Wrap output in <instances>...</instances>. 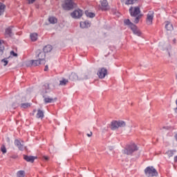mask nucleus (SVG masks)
I'll return each mask as SVG.
<instances>
[{"instance_id":"obj_1","label":"nucleus","mask_w":177,"mask_h":177,"mask_svg":"<svg viewBox=\"0 0 177 177\" xmlns=\"http://www.w3.org/2000/svg\"><path fill=\"white\" fill-rule=\"evenodd\" d=\"M125 127H127V123L123 120H113L111 123V129L112 131H115L118 128H125Z\"/></svg>"},{"instance_id":"obj_2","label":"nucleus","mask_w":177,"mask_h":177,"mask_svg":"<svg viewBox=\"0 0 177 177\" xmlns=\"http://www.w3.org/2000/svg\"><path fill=\"white\" fill-rule=\"evenodd\" d=\"M77 7V4L74 3L73 0H63L62 8L64 10H71L73 8Z\"/></svg>"},{"instance_id":"obj_3","label":"nucleus","mask_w":177,"mask_h":177,"mask_svg":"<svg viewBox=\"0 0 177 177\" xmlns=\"http://www.w3.org/2000/svg\"><path fill=\"white\" fill-rule=\"evenodd\" d=\"M145 174L147 177L157 176L158 175V172H157V170L153 167H147L145 169Z\"/></svg>"},{"instance_id":"obj_4","label":"nucleus","mask_w":177,"mask_h":177,"mask_svg":"<svg viewBox=\"0 0 177 177\" xmlns=\"http://www.w3.org/2000/svg\"><path fill=\"white\" fill-rule=\"evenodd\" d=\"M138 150H139L138 146L136 144H131L124 150V153L127 154L128 156H131V154L135 153V151H138Z\"/></svg>"},{"instance_id":"obj_5","label":"nucleus","mask_w":177,"mask_h":177,"mask_svg":"<svg viewBox=\"0 0 177 177\" xmlns=\"http://www.w3.org/2000/svg\"><path fill=\"white\" fill-rule=\"evenodd\" d=\"M129 11L133 17H136V16L140 15V8L139 7H131Z\"/></svg>"},{"instance_id":"obj_6","label":"nucleus","mask_w":177,"mask_h":177,"mask_svg":"<svg viewBox=\"0 0 177 177\" xmlns=\"http://www.w3.org/2000/svg\"><path fill=\"white\" fill-rule=\"evenodd\" d=\"M36 57H37L43 64H45V57H46V55L44 51L37 50L36 52Z\"/></svg>"},{"instance_id":"obj_7","label":"nucleus","mask_w":177,"mask_h":177,"mask_svg":"<svg viewBox=\"0 0 177 177\" xmlns=\"http://www.w3.org/2000/svg\"><path fill=\"white\" fill-rule=\"evenodd\" d=\"M82 15H84V12L79 9L73 11L71 15L73 19H80L82 17Z\"/></svg>"},{"instance_id":"obj_8","label":"nucleus","mask_w":177,"mask_h":177,"mask_svg":"<svg viewBox=\"0 0 177 177\" xmlns=\"http://www.w3.org/2000/svg\"><path fill=\"white\" fill-rule=\"evenodd\" d=\"M153 19H154V12L153 11H149L147 15V24L148 26H151V24H153Z\"/></svg>"},{"instance_id":"obj_9","label":"nucleus","mask_w":177,"mask_h":177,"mask_svg":"<svg viewBox=\"0 0 177 177\" xmlns=\"http://www.w3.org/2000/svg\"><path fill=\"white\" fill-rule=\"evenodd\" d=\"M97 75L99 78L103 80V78H104L106 75H107V69L104 68H100L97 71Z\"/></svg>"},{"instance_id":"obj_10","label":"nucleus","mask_w":177,"mask_h":177,"mask_svg":"<svg viewBox=\"0 0 177 177\" xmlns=\"http://www.w3.org/2000/svg\"><path fill=\"white\" fill-rule=\"evenodd\" d=\"M131 30L135 35H138V37H140V35H142V32L136 25L133 26V27L131 28Z\"/></svg>"},{"instance_id":"obj_11","label":"nucleus","mask_w":177,"mask_h":177,"mask_svg":"<svg viewBox=\"0 0 177 177\" xmlns=\"http://www.w3.org/2000/svg\"><path fill=\"white\" fill-rule=\"evenodd\" d=\"M101 6L102 10H107L109 9V3H107V0H101Z\"/></svg>"},{"instance_id":"obj_12","label":"nucleus","mask_w":177,"mask_h":177,"mask_svg":"<svg viewBox=\"0 0 177 177\" xmlns=\"http://www.w3.org/2000/svg\"><path fill=\"white\" fill-rule=\"evenodd\" d=\"M15 146H17L18 147L19 150H21V151H23V150H24V149H26L24 147V145H23V144H21V142H20V141L19 140H15Z\"/></svg>"},{"instance_id":"obj_13","label":"nucleus","mask_w":177,"mask_h":177,"mask_svg":"<svg viewBox=\"0 0 177 177\" xmlns=\"http://www.w3.org/2000/svg\"><path fill=\"white\" fill-rule=\"evenodd\" d=\"M80 27L81 28H88L91 27V23L88 21H82L80 22Z\"/></svg>"},{"instance_id":"obj_14","label":"nucleus","mask_w":177,"mask_h":177,"mask_svg":"<svg viewBox=\"0 0 177 177\" xmlns=\"http://www.w3.org/2000/svg\"><path fill=\"white\" fill-rule=\"evenodd\" d=\"M24 158L28 162H34V161L35 160V157L31 156H28L27 155H24Z\"/></svg>"},{"instance_id":"obj_15","label":"nucleus","mask_w":177,"mask_h":177,"mask_svg":"<svg viewBox=\"0 0 177 177\" xmlns=\"http://www.w3.org/2000/svg\"><path fill=\"white\" fill-rule=\"evenodd\" d=\"M57 100V98H52L50 97H44L45 103H54Z\"/></svg>"},{"instance_id":"obj_16","label":"nucleus","mask_w":177,"mask_h":177,"mask_svg":"<svg viewBox=\"0 0 177 177\" xmlns=\"http://www.w3.org/2000/svg\"><path fill=\"white\" fill-rule=\"evenodd\" d=\"M165 28L167 30V31H172L174 30V26L171 22L169 21H166L165 22Z\"/></svg>"},{"instance_id":"obj_17","label":"nucleus","mask_w":177,"mask_h":177,"mask_svg":"<svg viewBox=\"0 0 177 177\" xmlns=\"http://www.w3.org/2000/svg\"><path fill=\"white\" fill-rule=\"evenodd\" d=\"M138 0H121L122 3L124 5H133Z\"/></svg>"},{"instance_id":"obj_18","label":"nucleus","mask_w":177,"mask_h":177,"mask_svg":"<svg viewBox=\"0 0 177 177\" xmlns=\"http://www.w3.org/2000/svg\"><path fill=\"white\" fill-rule=\"evenodd\" d=\"M69 79L71 80V81H77L79 80L78 75H76L75 73H72L69 76Z\"/></svg>"},{"instance_id":"obj_19","label":"nucleus","mask_w":177,"mask_h":177,"mask_svg":"<svg viewBox=\"0 0 177 177\" xmlns=\"http://www.w3.org/2000/svg\"><path fill=\"white\" fill-rule=\"evenodd\" d=\"M43 52L44 53H49V52L52 51V46L50 45H47L46 46H44V48H43Z\"/></svg>"},{"instance_id":"obj_20","label":"nucleus","mask_w":177,"mask_h":177,"mask_svg":"<svg viewBox=\"0 0 177 177\" xmlns=\"http://www.w3.org/2000/svg\"><path fill=\"white\" fill-rule=\"evenodd\" d=\"M36 117L37 118H40V120H42V118H44V111L40 109L37 110V113L36 115Z\"/></svg>"},{"instance_id":"obj_21","label":"nucleus","mask_w":177,"mask_h":177,"mask_svg":"<svg viewBox=\"0 0 177 177\" xmlns=\"http://www.w3.org/2000/svg\"><path fill=\"white\" fill-rule=\"evenodd\" d=\"M48 21L50 24H56L57 23V19L55 17H48Z\"/></svg>"},{"instance_id":"obj_22","label":"nucleus","mask_w":177,"mask_h":177,"mask_svg":"<svg viewBox=\"0 0 177 177\" xmlns=\"http://www.w3.org/2000/svg\"><path fill=\"white\" fill-rule=\"evenodd\" d=\"M49 91H50L49 84L46 83L43 86V93H48V92H49Z\"/></svg>"},{"instance_id":"obj_23","label":"nucleus","mask_w":177,"mask_h":177,"mask_svg":"<svg viewBox=\"0 0 177 177\" xmlns=\"http://www.w3.org/2000/svg\"><path fill=\"white\" fill-rule=\"evenodd\" d=\"M176 153V150H169L166 152V154L168 156L169 158L174 157V154Z\"/></svg>"},{"instance_id":"obj_24","label":"nucleus","mask_w":177,"mask_h":177,"mask_svg":"<svg viewBox=\"0 0 177 177\" xmlns=\"http://www.w3.org/2000/svg\"><path fill=\"white\" fill-rule=\"evenodd\" d=\"M12 28H13V27H9L6 29V35H8V37H12L13 35Z\"/></svg>"},{"instance_id":"obj_25","label":"nucleus","mask_w":177,"mask_h":177,"mask_svg":"<svg viewBox=\"0 0 177 177\" xmlns=\"http://www.w3.org/2000/svg\"><path fill=\"white\" fill-rule=\"evenodd\" d=\"M6 8V6H5V4L0 3V16H2V15H3Z\"/></svg>"},{"instance_id":"obj_26","label":"nucleus","mask_w":177,"mask_h":177,"mask_svg":"<svg viewBox=\"0 0 177 177\" xmlns=\"http://www.w3.org/2000/svg\"><path fill=\"white\" fill-rule=\"evenodd\" d=\"M32 66L33 67H37V66H39V64H42V61L38 59V60H34L32 59Z\"/></svg>"},{"instance_id":"obj_27","label":"nucleus","mask_w":177,"mask_h":177,"mask_svg":"<svg viewBox=\"0 0 177 177\" xmlns=\"http://www.w3.org/2000/svg\"><path fill=\"white\" fill-rule=\"evenodd\" d=\"M31 41H35L38 39V34L37 33H31L30 34Z\"/></svg>"},{"instance_id":"obj_28","label":"nucleus","mask_w":177,"mask_h":177,"mask_svg":"<svg viewBox=\"0 0 177 177\" xmlns=\"http://www.w3.org/2000/svg\"><path fill=\"white\" fill-rule=\"evenodd\" d=\"M124 24L126 26H129V27L132 28L133 26H135V24H133L132 22H131V21L129 19H126L124 21Z\"/></svg>"},{"instance_id":"obj_29","label":"nucleus","mask_w":177,"mask_h":177,"mask_svg":"<svg viewBox=\"0 0 177 177\" xmlns=\"http://www.w3.org/2000/svg\"><path fill=\"white\" fill-rule=\"evenodd\" d=\"M26 174V172L23 170H20L19 171H17V177H24Z\"/></svg>"},{"instance_id":"obj_30","label":"nucleus","mask_w":177,"mask_h":177,"mask_svg":"<svg viewBox=\"0 0 177 177\" xmlns=\"http://www.w3.org/2000/svg\"><path fill=\"white\" fill-rule=\"evenodd\" d=\"M85 15L87 16V17H90L91 19H93L95 17V13L89 12L88 11H85Z\"/></svg>"},{"instance_id":"obj_31","label":"nucleus","mask_w":177,"mask_h":177,"mask_svg":"<svg viewBox=\"0 0 177 177\" xmlns=\"http://www.w3.org/2000/svg\"><path fill=\"white\" fill-rule=\"evenodd\" d=\"M68 83V80L62 79V80L59 81V85H62V86L67 85Z\"/></svg>"},{"instance_id":"obj_32","label":"nucleus","mask_w":177,"mask_h":177,"mask_svg":"<svg viewBox=\"0 0 177 177\" xmlns=\"http://www.w3.org/2000/svg\"><path fill=\"white\" fill-rule=\"evenodd\" d=\"M31 106V104L30 103H23L21 104V109H28V107H30Z\"/></svg>"},{"instance_id":"obj_33","label":"nucleus","mask_w":177,"mask_h":177,"mask_svg":"<svg viewBox=\"0 0 177 177\" xmlns=\"http://www.w3.org/2000/svg\"><path fill=\"white\" fill-rule=\"evenodd\" d=\"M32 60H29V61H27L26 62V66H27V67H32Z\"/></svg>"},{"instance_id":"obj_34","label":"nucleus","mask_w":177,"mask_h":177,"mask_svg":"<svg viewBox=\"0 0 177 177\" xmlns=\"http://www.w3.org/2000/svg\"><path fill=\"white\" fill-rule=\"evenodd\" d=\"M139 20H140V15H137L134 19V23H136V24H138V23H139Z\"/></svg>"},{"instance_id":"obj_35","label":"nucleus","mask_w":177,"mask_h":177,"mask_svg":"<svg viewBox=\"0 0 177 177\" xmlns=\"http://www.w3.org/2000/svg\"><path fill=\"white\" fill-rule=\"evenodd\" d=\"M5 46L3 45L2 41H0V52H3Z\"/></svg>"},{"instance_id":"obj_36","label":"nucleus","mask_w":177,"mask_h":177,"mask_svg":"<svg viewBox=\"0 0 177 177\" xmlns=\"http://www.w3.org/2000/svg\"><path fill=\"white\" fill-rule=\"evenodd\" d=\"M1 62H2V63H4V64H3V66H8V59H3L1 60Z\"/></svg>"},{"instance_id":"obj_37","label":"nucleus","mask_w":177,"mask_h":177,"mask_svg":"<svg viewBox=\"0 0 177 177\" xmlns=\"http://www.w3.org/2000/svg\"><path fill=\"white\" fill-rule=\"evenodd\" d=\"M11 56H14V57H17V53H15V51H10Z\"/></svg>"},{"instance_id":"obj_38","label":"nucleus","mask_w":177,"mask_h":177,"mask_svg":"<svg viewBox=\"0 0 177 177\" xmlns=\"http://www.w3.org/2000/svg\"><path fill=\"white\" fill-rule=\"evenodd\" d=\"M1 151L3 154H5V153H6V148L5 147V146L1 147Z\"/></svg>"},{"instance_id":"obj_39","label":"nucleus","mask_w":177,"mask_h":177,"mask_svg":"<svg viewBox=\"0 0 177 177\" xmlns=\"http://www.w3.org/2000/svg\"><path fill=\"white\" fill-rule=\"evenodd\" d=\"M165 49H167V50H168L169 49H171V45L167 44V45H165Z\"/></svg>"},{"instance_id":"obj_40","label":"nucleus","mask_w":177,"mask_h":177,"mask_svg":"<svg viewBox=\"0 0 177 177\" xmlns=\"http://www.w3.org/2000/svg\"><path fill=\"white\" fill-rule=\"evenodd\" d=\"M18 106H19V104H12V107H13L14 109H16V107H18Z\"/></svg>"},{"instance_id":"obj_41","label":"nucleus","mask_w":177,"mask_h":177,"mask_svg":"<svg viewBox=\"0 0 177 177\" xmlns=\"http://www.w3.org/2000/svg\"><path fill=\"white\" fill-rule=\"evenodd\" d=\"M35 2V0H28L29 3H34Z\"/></svg>"},{"instance_id":"obj_42","label":"nucleus","mask_w":177,"mask_h":177,"mask_svg":"<svg viewBox=\"0 0 177 177\" xmlns=\"http://www.w3.org/2000/svg\"><path fill=\"white\" fill-rule=\"evenodd\" d=\"M87 136L91 138V136H92V131H91L89 133H87Z\"/></svg>"},{"instance_id":"obj_43","label":"nucleus","mask_w":177,"mask_h":177,"mask_svg":"<svg viewBox=\"0 0 177 177\" xmlns=\"http://www.w3.org/2000/svg\"><path fill=\"white\" fill-rule=\"evenodd\" d=\"M44 160H46V161H48V160H49V157L48 156H44Z\"/></svg>"},{"instance_id":"obj_44","label":"nucleus","mask_w":177,"mask_h":177,"mask_svg":"<svg viewBox=\"0 0 177 177\" xmlns=\"http://www.w3.org/2000/svg\"><path fill=\"white\" fill-rule=\"evenodd\" d=\"M48 65H46V66H45V68H44V71H48Z\"/></svg>"},{"instance_id":"obj_45","label":"nucleus","mask_w":177,"mask_h":177,"mask_svg":"<svg viewBox=\"0 0 177 177\" xmlns=\"http://www.w3.org/2000/svg\"><path fill=\"white\" fill-rule=\"evenodd\" d=\"M174 162H177V156L174 157Z\"/></svg>"},{"instance_id":"obj_46","label":"nucleus","mask_w":177,"mask_h":177,"mask_svg":"<svg viewBox=\"0 0 177 177\" xmlns=\"http://www.w3.org/2000/svg\"><path fill=\"white\" fill-rule=\"evenodd\" d=\"M173 43H174V44H176V39H173Z\"/></svg>"},{"instance_id":"obj_47","label":"nucleus","mask_w":177,"mask_h":177,"mask_svg":"<svg viewBox=\"0 0 177 177\" xmlns=\"http://www.w3.org/2000/svg\"><path fill=\"white\" fill-rule=\"evenodd\" d=\"M169 56H170V53H169Z\"/></svg>"}]
</instances>
